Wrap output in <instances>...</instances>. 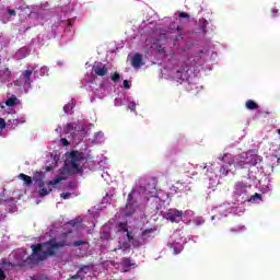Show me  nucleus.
Returning <instances> with one entry per match:
<instances>
[{
	"label": "nucleus",
	"mask_w": 280,
	"mask_h": 280,
	"mask_svg": "<svg viewBox=\"0 0 280 280\" xmlns=\"http://www.w3.org/2000/svg\"><path fill=\"white\" fill-rule=\"evenodd\" d=\"M69 235H71V231L62 233L58 242L51 240L46 243L32 245L31 248L33 253L26 258L25 264L36 265L38 261H45L47 257H54L57 248L72 246V241L69 238Z\"/></svg>",
	"instance_id": "nucleus-1"
},
{
	"label": "nucleus",
	"mask_w": 280,
	"mask_h": 280,
	"mask_svg": "<svg viewBox=\"0 0 280 280\" xmlns=\"http://www.w3.org/2000/svg\"><path fill=\"white\" fill-rule=\"evenodd\" d=\"M84 152L72 150L68 153V160L65 162L69 174H82V162L85 160Z\"/></svg>",
	"instance_id": "nucleus-2"
},
{
	"label": "nucleus",
	"mask_w": 280,
	"mask_h": 280,
	"mask_svg": "<svg viewBox=\"0 0 280 280\" xmlns=\"http://www.w3.org/2000/svg\"><path fill=\"white\" fill-rule=\"evenodd\" d=\"M234 195L238 202H246L248 200V187L242 183L235 184Z\"/></svg>",
	"instance_id": "nucleus-3"
},
{
	"label": "nucleus",
	"mask_w": 280,
	"mask_h": 280,
	"mask_svg": "<svg viewBox=\"0 0 280 280\" xmlns=\"http://www.w3.org/2000/svg\"><path fill=\"white\" fill-rule=\"evenodd\" d=\"M166 220H170V222H183V211H179L178 209H170L165 214Z\"/></svg>",
	"instance_id": "nucleus-4"
},
{
	"label": "nucleus",
	"mask_w": 280,
	"mask_h": 280,
	"mask_svg": "<svg viewBox=\"0 0 280 280\" xmlns=\"http://www.w3.org/2000/svg\"><path fill=\"white\" fill-rule=\"evenodd\" d=\"M92 71L93 73H95V75H98L100 78H104V75H108V68L106 67V65L100 61L94 62L92 67Z\"/></svg>",
	"instance_id": "nucleus-5"
},
{
	"label": "nucleus",
	"mask_w": 280,
	"mask_h": 280,
	"mask_svg": "<svg viewBox=\"0 0 280 280\" xmlns=\"http://www.w3.org/2000/svg\"><path fill=\"white\" fill-rule=\"evenodd\" d=\"M246 165H255V163H250V159H248V153L236 155V167H238L240 170H244Z\"/></svg>",
	"instance_id": "nucleus-6"
},
{
	"label": "nucleus",
	"mask_w": 280,
	"mask_h": 280,
	"mask_svg": "<svg viewBox=\"0 0 280 280\" xmlns=\"http://www.w3.org/2000/svg\"><path fill=\"white\" fill-rule=\"evenodd\" d=\"M12 80V71L10 68H4L0 70V83L8 84Z\"/></svg>",
	"instance_id": "nucleus-7"
},
{
	"label": "nucleus",
	"mask_w": 280,
	"mask_h": 280,
	"mask_svg": "<svg viewBox=\"0 0 280 280\" xmlns=\"http://www.w3.org/2000/svg\"><path fill=\"white\" fill-rule=\"evenodd\" d=\"M32 70H25L22 73V80L24 81V91L32 89Z\"/></svg>",
	"instance_id": "nucleus-8"
},
{
	"label": "nucleus",
	"mask_w": 280,
	"mask_h": 280,
	"mask_svg": "<svg viewBox=\"0 0 280 280\" xmlns=\"http://www.w3.org/2000/svg\"><path fill=\"white\" fill-rule=\"evenodd\" d=\"M222 163L225 165H234L236 167V156H233L231 153H225L222 158H219Z\"/></svg>",
	"instance_id": "nucleus-9"
},
{
	"label": "nucleus",
	"mask_w": 280,
	"mask_h": 280,
	"mask_svg": "<svg viewBox=\"0 0 280 280\" xmlns=\"http://www.w3.org/2000/svg\"><path fill=\"white\" fill-rule=\"evenodd\" d=\"M135 203L133 202H127L125 208L122 209V215L125 218H130L131 215L135 214Z\"/></svg>",
	"instance_id": "nucleus-10"
},
{
	"label": "nucleus",
	"mask_w": 280,
	"mask_h": 280,
	"mask_svg": "<svg viewBox=\"0 0 280 280\" xmlns=\"http://www.w3.org/2000/svg\"><path fill=\"white\" fill-rule=\"evenodd\" d=\"M131 65L135 69H140V67H143V57L141 56V54L137 52L132 57Z\"/></svg>",
	"instance_id": "nucleus-11"
},
{
	"label": "nucleus",
	"mask_w": 280,
	"mask_h": 280,
	"mask_svg": "<svg viewBox=\"0 0 280 280\" xmlns=\"http://www.w3.org/2000/svg\"><path fill=\"white\" fill-rule=\"evenodd\" d=\"M44 178H45V175L43 174V172L36 171L33 174V180L34 183H37L38 187H45V182L43 180Z\"/></svg>",
	"instance_id": "nucleus-12"
},
{
	"label": "nucleus",
	"mask_w": 280,
	"mask_h": 280,
	"mask_svg": "<svg viewBox=\"0 0 280 280\" xmlns=\"http://www.w3.org/2000/svg\"><path fill=\"white\" fill-rule=\"evenodd\" d=\"M18 178L23 180L25 187H32V184L34 183L33 178L30 175H25L24 173H21Z\"/></svg>",
	"instance_id": "nucleus-13"
},
{
	"label": "nucleus",
	"mask_w": 280,
	"mask_h": 280,
	"mask_svg": "<svg viewBox=\"0 0 280 280\" xmlns=\"http://www.w3.org/2000/svg\"><path fill=\"white\" fill-rule=\"evenodd\" d=\"M174 78L177 82H185V80L187 79V71L177 70L174 74Z\"/></svg>",
	"instance_id": "nucleus-14"
},
{
	"label": "nucleus",
	"mask_w": 280,
	"mask_h": 280,
	"mask_svg": "<svg viewBox=\"0 0 280 280\" xmlns=\"http://www.w3.org/2000/svg\"><path fill=\"white\" fill-rule=\"evenodd\" d=\"M245 106L247 110H257V108H259V104L253 100L246 101Z\"/></svg>",
	"instance_id": "nucleus-15"
},
{
	"label": "nucleus",
	"mask_w": 280,
	"mask_h": 280,
	"mask_svg": "<svg viewBox=\"0 0 280 280\" xmlns=\"http://www.w3.org/2000/svg\"><path fill=\"white\" fill-rule=\"evenodd\" d=\"M16 102H19V98L16 97V95H12L10 98L5 101V106L14 107L16 106Z\"/></svg>",
	"instance_id": "nucleus-16"
},
{
	"label": "nucleus",
	"mask_w": 280,
	"mask_h": 280,
	"mask_svg": "<svg viewBox=\"0 0 280 280\" xmlns=\"http://www.w3.org/2000/svg\"><path fill=\"white\" fill-rule=\"evenodd\" d=\"M130 243L124 242L122 244L118 245L117 248L112 249L113 253H117V250H129Z\"/></svg>",
	"instance_id": "nucleus-17"
},
{
	"label": "nucleus",
	"mask_w": 280,
	"mask_h": 280,
	"mask_svg": "<svg viewBox=\"0 0 280 280\" xmlns=\"http://www.w3.org/2000/svg\"><path fill=\"white\" fill-rule=\"evenodd\" d=\"M168 246L170 248H173L175 255H178V253L183 250V248H180V244L178 243H168Z\"/></svg>",
	"instance_id": "nucleus-18"
},
{
	"label": "nucleus",
	"mask_w": 280,
	"mask_h": 280,
	"mask_svg": "<svg viewBox=\"0 0 280 280\" xmlns=\"http://www.w3.org/2000/svg\"><path fill=\"white\" fill-rule=\"evenodd\" d=\"M51 194V188L47 189L45 186L39 187V196L43 198L45 196H49Z\"/></svg>",
	"instance_id": "nucleus-19"
},
{
	"label": "nucleus",
	"mask_w": 280,
	"mask_h": 280,
	"mask_svg": "<svg viewBox=\"0 0 280 280\" xmlns=\"http://www.w3.org/2000/svg\"><path fill=\"white\" fill-rule=\"evenodd\" d=\"M63 130L69 133V132H73V130H75V124L73 122H68L65 127Z\"/></svg>",
	"instance_id": "nucleus-20"
},
{
	"label": "nucleus",
	"mask_w": 280,
	"mask_h": 280,
	"mask_svg": "<svg viewBox=\"0 0 280 280\" xmlns=\"http://www.w3.org/2000/svg\"><path fill=\"white\" fill-rule=\"evenodd\" d=\"M118 231L122 233H128V222L118 223Z\"/></svg>",
	"instance_id": "nucleus-21"
},
{
	"label": "nucleus",
	"mask_w": 280,
	"mask_h": 280,
	"mask_svg": "<svg viewBox=\"0 0 280 280\" xmlns=\"http://www.w3.org/2000/svg\"><path fill=\"white\" fill-rule=\"evenodd\" d=\"M133 248H140V246H143V244H145L144 238L141 241H139L138 238H133L131 242Z\"/></svg>",
	"instance_id": "nucleus-22"
},
{
	"label": "nucleus",
	"mask_w": 280,
	"mask_h": 280,
	"mask_svg": "<svg viewBox=\"0 0 280 280\" xmlns=\"http://www.w3.org/2000/svg\"><path fill=\"white\" fill-rule=\"evenodd\" d=\"M220 176L226 177L229 176V167L226 165H222L219 170Z\"/></svg>",
	"instance_id": "nucleus-23"
},
{
	"label": "nucleus",
	"mask_w": 280,
	"mask_h": 280,
	"mask_svg": "<svg viewBox=\"0 0 280 280\" xmlns=\"http://www.w3.org/2000/svg\"><path fill=\"white\" fill-rule=\"evenodd\" d=\"M85 270H89V267H83L79 270V272L72 277H70L71 280H78L82 279V276H80V272H84Z\"/></svg>",
	"instance_id": "nucleus-24"
},
{
	"label": "nucleus",
	"mask_w": 280,
	"mask_h": 280,
	"mask_svg": "<svg viewBox=\"0 0 280 280\" xmlns=\"http://www.w3.org/2000/svg\"><path fill=\"white\" fill-rule=\"evenodd\" d=\"M14 86H23L25 89V81H23V77H20L15 81H13Z\"/></svg>",
	"instance_id": "nucleus-25"
},
{
	"label": "nucleus",
	"mask_w": 280,
	"mask_h": 280,
	"mask_svg": "<svg viewBox=\"0 0 280 280\" xmlns=\"http://www.w3.org/2000/svg\"><path fill=\"white\" fill-rule=\"evenodd\" d=\"M59 183H62V177H56L52 180L47 182L48 187H51L54 185H58Z\"/></svg>",
	"instance_id": "nucleus-26"
},
{
	"label": "nucleus",
	"mask_w": 280,
	"mask_h": 280,
	"mask_svg": "<svg viewBox=\"0 0 280 280\" xmlns=\"http://www.w3.org/2000/svg\"><path fill=\"white\" fill-rule=\"evenodd\" d=\"M256 200H261L260 194L256 192L254 196H252L250 198L248 197V199H247L248 202H255Z\"/></svg>",
	"instance_id": "nucleus-27"
},
{
	"label": "nucleus",
	"mask_w": 280,
	"mask_h": 280,
	"mask_svg": "<svg viewBox=\"0 0 280 280\" xmlns=\"http://www.w3.org/2000/svg\"><path fill=\"white\" fill-rule=\"evenodd\" d=\"M65 113H67V115H69L72 110H73V103H68L65 107H63Z\"/></svg>",
	"instance_id": "nucleus-28"
},
{
	"label": "nucleus",
	"mask_w": 280,
	"mask_h": 280,
	"mask_svg": "<svg viewBox=\"0 0 280 280\" xmlns=\"http://www.w3.org/2000/svg\"><path fill=\"white\" fill-rule=\"evenodd\" d=\"M152 233H154V229H147L142 232V237H150V235H152Z\"/></svg>",
	"instance_id": "nucleus-29"
},
{
	"label": "nucleus",
	"mask_w": 280,
	"mask_h": 280,
	"mask_svg": "<svg viewBox=\"0 0 280 280\" xmlns=\"http://www.w3.org/2000/svg\"><path fill=\"white\" fill-rule=\"evenodd\" d=\"M121 264L125 268H130V266H132L130 258H122Z\"/></svg>",
	"instance_id": "nucleus-30"
},
{
	"label": "nucleus",
	"mask_w": 280,
	"mask_h": 280,
	"mask_svg": "<svg viewBox=\"0 0 280 280\" xmlns=\"http://www.w3.org/2000/svg\"><path fill=\"white\" fill-rule=\"evenodd\" d=\"M128 108H129V110H131L132 113H137V103L130 102V103L128 104Z\"/></svg>",
	"instance_id": "nucleus-31"
},
{
	"label": "nucleus",
	"mask_w": 280,
	"mask_h": 280,
	"mask_svg": "<svg viewBox=\"0 0 280 280\" xmlns=\"http://www.w3.org/2000/svg\"><path fill=\"white\" fill-rule=\"evenodd\" d=\"M84 244H88L84 241H75L72 243V246H74V248H78V246H84Z\"/></svg>",
	"instance_id": "nucleus-32"
},
{
	"label": "nucleus",
	"mask_w": 280,
	"mask_h": 280,
	"mask_svg": "<svg viewBox=\"0 0 280 280\" xmlns=\"http://www.w3.org/2000/svg\"><path fill=\"white\" fill-rule=\"evenodd\" d=\"M120 78H121V77L118 74V72H115V73L112 75L113 82H119Z\"/></svg>",
	"instance_id": "nucleus-33"
},
{
	"label": "nucleus",
	"mask_w": 280,
	"mask_h": 280,
	"mask_svg": "<svg viewBox=\"0 0 280 280\" xmlns=\"http://www.w3.org/2000/svg\"><path fill=\"white\" fill-rule=\"evenodd\" d=\"M60 198H62L63 200H69V198H71V192H62L60 195Z\"/></svg>",
	"instance_id": "nucleus-34"
},
{
	"label": "nucleus",
	"mask_w": 280,
	"mask_h": 280,
	"mask_svg": "<svg viewBox=\"0 0 280 280\" xmlns=\"http://www.w3.org/2000/svg\"><path fill=\"white\" fill-rule=\"evenodd\" d=\"M7 12L10 16H16V11L14 9L7 8Z\"/></svg>",
	"instance_id": "nucleus-35"
},
{
	"label": "nucleus",
	"mask_w": 280,
	"mask_h": 280,
	"mask_svg": "<svg viewBox=\"0 0 280 280\" xmlns=\"http://www.w3.org/2000/svg\"><path fill=\"white\" fill-rule=\"evenodd\" d=\"M179 19H190V15L189 13H186V12H179Z\"/></svg>",
	"instance_id": "nucleus-36"
},
{
	"label": "nucleus",
	"mask_w": 280,
	"mask_h": 280,
	"mask_svg": "<svg viewBox=\"0 0 280 280\" xmlns=\"http://www.w3.org/2000/svg\"><path fill=\"white\" fill-rule=\"evenodd\" d=\"M156 51H159V54H165V47L162 45H156Z\"/></svg>",
	"instance_id": "nucleus-37"
},
{
	"label": "nucleus",
	"mask_w": 280,
	"mask_h": 280,
	"mask_svg": "<svg viewBox=\"0 0 280 280\" xmlns=\"http://www.w3.org/2000/svg\"><path fill=\"white\" fill-rule=\"evenodd\" d=\"M161 209H163V206L161 203L156 205L155 213H163V211H161Z\"/></svg>",
	"instance_id": "nucleus-38"
},
{
	"label": "nucleus",
	"mask_w": 280,
	"mask_h": 280,
	"mask_svg": "<svg viewBox=\"0 0 280 280\" xmlns=\"http://www.w3.org/2000/svg\"><path fill=\"white\" fill-rule=\"evenodd\" d=\"M127 240L129 242H132L135 240V237L132 236V232H130V231L127 232Z\"/></svg>",
	"instance_id": "nucleus-39"
},
{
	"label": "nucleus",
	"mask_w": 280,
	"mask_h": 280,
	"mask_svg": "<svg viewBox=\"0 0 280 280\" xmlns=\"http://www.w3.org/2000/svg\"><path fill=\"white\" fill-rule=\"evenodd\" d=\"M7 276H5V271H3V269L0 268V280H5Z\"/></svg>",
	"instance_id": "nucleus-40"
},
{
	"label": "nucleus",
	"mask_w": 280,
	"mask_h": 280,
	"mask_svg": "<svg viewBox=\"0 0 280 280\" xmlns=\"http://www.w3.org/2000/svg\"><path fill=\"white\" fill-rule=\"evenodd\" d=\"M0 128L1 130H3V128H5V119L0 118Z\"/></svg>",
	"instance_id": "nucleus-41"
},
{
	"label": "nucleus",
	"mask_w": 280,
	"mask_h": 280,
	"mask_svg": "<svg viewBox=\"0 0 280 280\" xmlns=\"http://www.w3.org/2000/svg\"><path fill=\"white\" fill-rule=\"evenodd\" d=\"M122 84L125 89H130V83L128 82V80H125Z\"/></svg>",
	"instance_id": "nucleus-42"
},
{
	"label": "nucleus",
	"mask_w": 280,
	"mask_h": 280,
	"mask_svg": "<svg viewBox=\"0 0 280 280\" xmlns=\"http://www.w3.org/2000/svg\"><path fill=\"white\" fill-rule=\"evenodd\" d=\"M61 143L62 145H69V140H67L66 138H62Z\"/></svg>",
	"instance_id": "nucleus-43"
},
{
	"label": "nucleus",
	"mask_w": 280,
	"mask_h": 280,
	"mask_svg": "<svg viewBox=\"0 0 280 280\" xmlns=\"http://www.w3.org/2000/svg\"><path fill=\"white\" fill-rule=\"evenodd\" d=\"M127 202H132V194H129L127 197Z\"/></svg>",
	"instance_id": "nucleus-44"
},
{
	"label": "nucleus",
	"mask_w": 280,
	"mask_h": 280,
	"mask_svg": "<svg viewBox=\"0 0 280 280\" xmlns=\"http://www.w3.org/2000/svg\"><path fill=\"white\" fill-rule=\"evenodd\" d=\"M278 12H279V10L273 9V10H272L273 16H277Z\"/></svg>",
	"instance_id": "nucleus-45"
},
{
	"label": "nucleus",
	"mask_w": 280,
	"mask_h": 280,
	"mask_svg": "<svg viewBox=\"0 0 280 280\" xmlns=\"http://www.w3.org/2000/svg\"><path fill=\"white\" fill-rule=\"evenodd\" d=\"M69 224H70L71 226H75V224H78V222H75V221H70Z\"/></svg>",
	"instance_id": "nucleus-46"
},
{
	"label": "nucleus",
	"mask_w": 280,
	"mask_h": 280,
	"mask_svg": "<svg viewBox=\"0 0 280 280\" xmlns=\"http://www.w3.org/2000/svg\"><path fill=\"white\" fill-rule=\"evenodd\" d=\"M52 170H54V167H51V166L46 167V172H51Z\"/></svg>",
	"instance_id": "nucleus-47"
},
{
	"label": "nucleus",
	"mask_w": 280,
	"mask_h": 280,
	"mask_svg": "<svg viewBox=\"0 0 280 280\" xmlns=\"http://www.w3.org/2000/svg\"><path fill=\"white\" fill-rule=\"evenodd\" d=\"M57 130H62V127H60V126H59V127H57Z\"/></svg>",
	"instance_id": "nucleus-48"
},
{
	"label": "nucleus",
	"mask_w": 280,
	"mask_h": 280,
	"mask_svg": "<svg viewBox=\"0 0 280 280\" xmlns=\"http://www.w3.org/2000/svg\"><path fill=\"white\" fill-rule=\"evenodd\" d=\"M177 30L180 31V26H178Z\"/></svg>",
	"instance_id": "nucleus-49"
},
{
	"label": "nucleus",
	"mask_w": 280,
	"mask_h": 280,
	"mask_svg": "<svg viewBox=\"0 0 280 280\" xmlns=\"http://www.w3.org/2000/svg\"><path fill=\"white\" fill-rule=\"evenodd\" d=\"M279 135H280V129L278 130Z\"/></svg>",
	"instance_id": "nucleus-50"
}]
</instances>
